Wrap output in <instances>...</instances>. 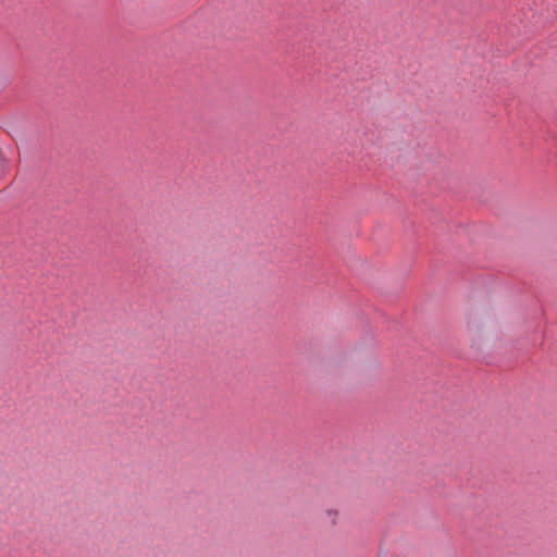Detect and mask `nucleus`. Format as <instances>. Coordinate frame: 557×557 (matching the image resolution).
Returning a JSON list of instances; mask_svg holds the SVG:
<instances>
[{
  "label": "nucleus",
  "mask_w": 557,
  "mask_h": 557,
  "mask_svg": "<svg viewBox=\"0 0 557 557\" xmlns=\"http://www.w3.org/2000/svg\"><path fill=\"white\" fill-rule=\"evenodd\" d=\"M325 517L331 524H336L339 519V511L335 508H329L325 510Z\"/></svg>",
  "instance_id": "1"
}]
</instances>
